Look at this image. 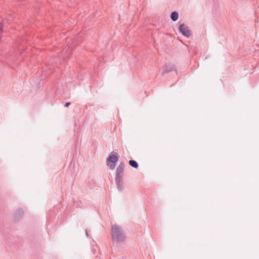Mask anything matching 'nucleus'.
<instances>
[{"label": "nucleus", "mask_w": 259, "mask_h": 259, "mask_svg": "<svg viewBox=\"0 0 259 259\" xmlns=\"http://www.w3.org/2000/svg\"><path fill=\"white\" fill-rule=\"evenodd\" d=\"M174 68V65L173 64H165L162 72V74L167 73L171 72L173 70Z\"/></svg>", "instance_id": "obj_6"}, {"label": "nucleus", "mask_w": 259, "mask_h": 259, "mask_svg": "<svg viewBox=\"0 0 259 259\" xmlns=\"http://www.w3.org/2000/svg\"><path fill=\"white\" fill-rule=\"evenodd\" d=\"M3 27V23H0V34L2 33L3 32V30H2Z\"/></svg>", "instance_id": "obj_10"}, {"label": "nucleus", "mask_w": 259, "mask_h": 259, "mask_svg": "<svg viewBox=\"0 0 259 259\" xmlns=\"http://www.w3.org/2000/svg\"><path fill=\"white\" fill-rule=\"evenodd\" d=\"M118 157L117 155L113 154L111 152L109 157L107 158V164L109 166L110 169L113 170L115 168V163L118 161Z\"/></svg>", "instance_id": "obj_2"}, {"label": "nucleus", "mask_w": 259, "mask_h": 259, "mask_svg": "<svg viewBox=\"0 0 259 259\" xmlns=\"http://www.w3.org/2000/svg\"><path fill=\"white\" fill-rule=\"evenodd\" d=\"M122 178H115V182L118 189L119 191H122L123 189V186L121 183Z\"/></svg>", "instance_id": "obj_7"}, {"label": "nucleus", "mask_w": 259, "mask_h": 259, "mask_svg": "<svg viewBox=\"0 0 259 259\" xmlns=\"http://www.w3.org/2000/svg\"><path fill=\"white\" fill-rule=\"evenodd\" d=\"M86 234L87 235V236L88 235V233L87 231H86Z\"/></svg>", "instance_id": "obj_12"}, {"label": "nucleus", "mask_w": 259, "mask_h": 259, "mask_svg": "<svg viewBox=\"0 0 259 259\" xmlns=\"http://www.w3.org/2000/svg\"><path fill=\"white\" fill-rule=\"evenodd\" d=\"M124 168V164L123 162H120L116 169L115 178H122V174Z\"/></svg>", "instance_id": "obj_4"}, {"label": "nucleus", "mask_w": 259, "mask_h": 259, "mask_svg": "<svg viewBox=\"0 0 259 259\" xmlns=\"http://www.w3.org/2000/svg\"><path fill=\"white\" fill-rule=\"evenodd\" d=\"M129 164L133 167L135 168H137L138 167V163L137 162L134 160H130L129 161Z\"/></svg>", "instance_id": "obj_9"}, {"label": "nucleus", "mask_w": 259, "mask_h": 259, "mask_svg": "<svg viewBox=\"0 0 259 259\" xmlns=\"http://www.w3.org/2000/svg\"><path fill=\"white\" fill-rule=\"evenodd\" d=\"M178 17H179V14L178 12L174 11L171 13L170 18L172 21H177L178 19Z\"/></svg>", "instance_id": "obj_8"}, {"label": "nucleus", "mask_w": 259, "mask_h": 259, "mask_svg": "<svg viewBox=\"0 0 259 259\" xmlns=\"http://www.w3.org/2000/svg\"><path fill=\"white\" fill-rule=\"evenodd\" d=\"M24 211L22 208H20L18 209L14 214V219L15 221L18 220L23 216Z\"/></svg>", "instance_id": "obj_5"}, {"label": "nucleus", "mask_w": 259, "mask_h": 259, "mask_svg": "<svg viewBox=\"0 0 259 259\" xmlns=\"http://www.w3.org/2000/svg\"><path fill=\"white\" fill-rule=\"evenodd\" d=\"M179 31L180 33L184 36L189 37L191 35V32L189 30L188 26L185 24H181L179 25Z\"/></svg>", "instance_id": "obj_3"}, {"label": "nucleus", "mask_w": 259, "mask_h": 259, "mask_svg": "<svg viewBox=\"0 0 259 259\" xmlns=\"http://www.w3.org/2000/svg\"><path fill=\"white\" fill-rule=\"evenodd\" d=\"M70 105V102H67L65 104V107H69V106Z\"/></svg>", "instance_id": "obj_11"}, {"label": "nucleus", "mask_w": 259, "mask_h": 259, "mask_svg": "<svg viewBox=\"0 0 259 259\" xmlns=\"http://www.w3.org/2000/svg\"><path fill=\"white\" fill-rule=\"evenodd\" d=\"M111 236L113 241L117 243L123 242L126 239L124 231L117 225H114L112 226Z\"/></svg>", "instance_id": "obj_1"}]
</instances>
